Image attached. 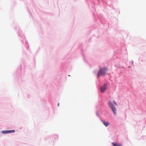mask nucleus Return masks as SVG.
<instances>
[{
  "label": "nucleus",
  "mask_w": 146,
  "mask_h": 146,
  "mask_svg": "<svg viewBox=\"0 0 146 146\" xmlns=\"http://www.w3.org/2000/svg\"><path fill=\"white\" fill-rule=\"evenodd\" d=\"M108 104L109 107L111 108L112 111L114 114L116 115V110L115 107L114 106L112 102L109 101L108 102Z\"/></svg>",
  "instance_id": "nucleus-2"
},
{
  "label": "nucleus",
  "mask_w": 146,
  "mask_h": 146,
  "mask_svg": "<svg viewBox=\"0 0 146 146\" xmlns=\"http://www.w3.org/2000/svg\"><path fill=\"white\" fill-rule=\"evenodd\" d=\"M107 70V69L106 68H102L100 69L98 72V77H99L100 75L104 76L105 75Z\"/></svg>",
  "instance_id": "nucleus-1"
},
{
  "label": "nucleus",
  "mask_w": 146,
  "mask_h": 146,
  "mask_svg": "<svg viewBox=\"0 0 146 146\" xmlns=\"http://www.w3.org/2000/svg\"><path fill=\"white\" fill-rule=\"evenodd\" d=\"M113 103H114V104L115 105H116V106H117V103H116V102L115 101H113Z\"/></svg>",
  "instance_id": "nucleus-7"
},
{
  "label": "nucleus",
  "mask_w": 146,
  "mask_h": 146,
  "mask_svg": "<svg viewBox=\"0 0 146 146\" xmlns=\"http://www.w3.org/2000/svg\"><path fill=\"white\" fill-rule=\"evenodd\" d=\"M102 122L103 123V124L106 127L108 126L109 124L108 122H106L104 120H102Z\"/></svg>",
  "instance_id": "nucleus-6"
},
{
  "label": "nucleus",
  "mask_w": 146,
  "mask_h": 146,
  "mask_svg": "<svg viewBox=\"0 0 146 146\" xmlns=\"http://www.w3.org/2000/svg\"><path fill=\"white\" fill-rule=\"evenodd\" d=\"M112 144L113 146H122L121 144L118 143L116 142H112Z\"/></svg>",
  "instance_id": "nucleus-4"
},
{
  "label": "nucleus",
  "mask_w": 146,
  "mask_h": 146,
  "mask_svg": "<svg viewBox=\"0 0 146 146\" xmlns=\"http://www.w3.org/2000/svg\"><path fill=\"white\" fill-rule=\"evenodd\" d=\"M107 88V85L106 84H104L101 88L100 90L101 92H104L106 89Z\"/></svg>",
  "instance_id": "nucleus-3"
},
{
  "label": "nucleus",
  "mask_w": 146,
  "mask_h": 146,
  "mask_svg": "<svg viewBox=\"0 0 146 146\" xmlns=\"http://www.w3.org/2000/svg\"><path fill=\"white\" fill-rule=\"evenodd\" d=\"M58 106H59V104H58Z\"/></svg>",
  "instance_id": "nucleus-8"
},
{
  "label": "nucleus",
  "mask_w": 146,
  "mask_h": 146,
  "mask_svg": "<svg viewBox=\"0 0 146 146\" xmlns=\"http://www.w3.org/2000/svg\"><path fill=\"white\" fill-rule=\"evenodd\" d=\"M15 131L14 130H7L5 131H3L2 132H5V133H12L15 132Z\"/></svg>",
  "instance_id": "nucleus-5"
}]
</instances>
